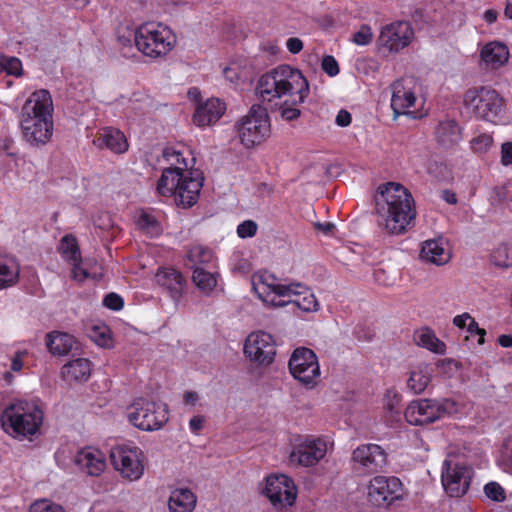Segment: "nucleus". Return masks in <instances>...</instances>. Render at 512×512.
I'll use <instances>...</instances> for the list:
<instances>
[{
	"instance_id": "4468645a",
	"label": "nucleus",
	"mask_w": 512,
	"mask_h": 512,
	"mask_svg": "<svg viewBox=\"0 0 512 512\" xmlns=\"http://www.w3.org/2000/svg\"><path fill=\"white\" fill-rule=\"evenodd\" d=\"M288 367L291 375L306 386L316 384L320 376L318 358L313 350L299 347L292 353Z\"/></svg>"
},
{
	"instance_id": "aec40b11",
	"label": "nucleus",
	"mask_w": 512,
	"mask_h": 512,
	"mask_svg": "<svg viewBox=\"0 0 512 512\" xmlns=\"http://www.w3.org/2000/svg\"><path fill=\"white\" fill-rule=\"evenodd\" d=\"M353 461L365 473H376L387 464V454L378 444H363L352 453Z\"/></svg>"
},
{
	"instance_id": "37998d69",
	"label": "nucleus",
	"mask_w": 512,
	"mask_h": 512,
	"mask_svg": "<svg viewBox=\"0 0 512 512\" xmlns=\"http://www.w3.org/2000/svg\"><path fill=\"white\" fill-rule=\"evenodd\" d=\"M1 66L3 70L7 72L9 75H13L19 77L22 75L23 67L22 62L17 57H2L1 58Z\"/></svg>"
},
{
	"instance_id": "f704fd0d",
	"label": "nucleus",
	"mask_w": 512,
	"mask_h": 512,
	"mask_svg": "<svg viewBox=\"0 0 512 512\" xmlns=\"http://www.w3.org/2000/svg\"><path fill=\"white\" fill-rule=\"evenodd\" d=\"M59 252L69 263L81 260V253L77 239L71 234H67L61 239Z\"/></svg>"
},
{
	"instance_id": "052dcab7",
	"label": "nucleus",
	"mask_w": 512,
	"mask_h": 512,
	"mask_svg": "<svg viewBox=\"0 0 512 512\" xmlns=\"http://www.w3.org/2000/svg\"><path fill=\"white\" fill-rule=\"evenodd\" d=\"M204 418L200 415L194 416L189 421L190 430L197 434L203 427Z\"/></svg>"
},
{
	"instance_id": "58836bf2",
	"label": "nucleus",
	"mask_w": 512,
	"mask_h": 512,
	"mask_svg": "<svg viewBox=\"0 0 512 512\" xmlns=\"http://www.w3.org/2000/svg\"><path fill=\"white\" fill-rule=\"evenodd\" d=\"M491 261L498 267L512 266V248L506 244L499 245L491 254Z\"/></svg>"
},
{
	"instance_id": "5701e85b",
	"label": "nucleus",
	"mask_w": 512,
	"mask_h": 512,
	"mask_svg": "<svg viewBox=\"0 0 512 512\" xmlns=\"http://www.w3.org/2000/svg\"><path fill=\"white\" fill-rule=\"evenodd\" d=\"M93 144L100 149L107 148L115 154H123L129 148L124 133L113 127L101 128L96 134Z\"/></svg>"
},
{
	"instance_id": "2f4dec72",
	"label": "nucleus",
	"mask_w": 512,
	"mask_h": 512,
	"mask_svg": "<svg viewBox=\"0 0 512 512\" xmlns=\"http://www.w3.org/2000/svg\"><path fill=\"white\" fill-rule=\"evenodd\" d=\"M421 257L440 266L449 261L450 254L444 248L441 239H431L423 243L421 248Z\"/></svg>"
},
{
	"instance_id": "f257e3e1",
	"label": "nucleus",
	"mask_w": 512,
	"mask_h": 512,
	"mask_svg": "<svg viewBox=\"0 0 512 512\" xmlns=\"http://www.w3.org/2000/svg\"><path fill=\"white\" fill-rule=\"evenodd\" d=\"M310 87L299 69L279 65L263 74L256 85V96L260 105L278 108L281 117L293 121L301 116L299 105L309 96Z\"/></svg>"
},
{
	"instance_id": "4c0bfd02",
	"label": "nucleus",
	"mask_w": 512,
	"mask_h": 512,
	"mask_svg": "<svg viewBox=\"0 0 512 512\" xmlns=\"http://www.w3.org/2000/svg\"><path fill=\"white\" fill-rule=\"evenodd\" d=\"M188 260L192 263L193 269L201 264L209 263L213 258L212 251L202 245H193L187 254Z\"/></svg>"
},
{
	"instance_id": "0eeeda50",
	"label": "nucleus",
	"mask_w": 512,
	"mask_h": 512,
	"mask_svg": "<svg viewBox=\"0 0 512 512\" xmlns=\"http://www.w3.org/2000/svg\"><path fill=\"white\" fill-rule=\"evenodd\" d=\"M463 105L475 118L494 124L503 118L506 110L505 99L488 86L467 89L463 95Z\"/></svg>"
},
{
	"instance_id": "603ef678",
	"label": "nucleus",
	"mask_w": 512,
	"mask_h": 512,
	"mask_svg": "<svg viewBox=\"0 0 512 512\" xmlns=\"http://www.w3.org/2000/svg\"><path fill=\"white\" fill-rule=\"evenodd\" d=\"M28 356L26 349L17 350L11 357L10 369L13 372H20L24 366V359Z\"/></svg>"
},
{
	"instance_id": "338daca9",
	"label": "nucleus",
	"mask_w": 512,
	"mask_h": 512,
	"mask_svg": "<svg viewBox=\"0 0 512 512\" xmlns=\"http://www.w3.org/2000/svg\"><path fill=\"white\" fill-rule=\"evenodd\" d=\"M188 97H189L190 99H193V100H194V101H196V102H197L198 100H200L201 95H200V91H199V89H198V88H196V87H192V88H190V89L188 90Z\"/></svg>"
},
{
	"instance_id": "dca6fc26",
	"label": "nucleus",
	"mask_w": 512,
	"mask_h": 512,
	"mask_svg": "<svg viewBox=\"0 0 512 512\" xmlns=\"http://www.w3.org/2000/svg\"><path fill=\"white\" fill-rule=\"evenodd\" d=\"M473 469L460 463L445 460L443 463L441 482L450 497H461L467 493L473 477Z\"/></svg>"
},
{
	"instance_id": "c9c22d12",
	"label": "nucleus",
	"mask_w": 512,
	"mask_h": 512,
	"mask_svg": "<svg viewBox=\"0 0 512 512\" xmlns=\"http://www.w3.org/2000/svg\"><path fill=\"white\" fill-rule=\"evenodd\" d=\"M162 155L163 159L169 165L165 169H177L180 174H186V172L193 171L188 168V162L180 151H177L174 148H165Z\"/></svg>"
},
{
	"instance_id": "bf43d9fd",
	"label": "nucleus",
	"mask_w": 512,
	"mask_h": 512,
	"mask_svg": "<svg viewBox=\"0 0 512 512\" xmlns=\"http://www.w3.org/2000/svg\"><path fill=\"white\" fill-rule=\"evenodd\" d=\"M470 319L471 315L468 312H464L460 315H456L453 318V324L459 329H464L465 327H467V322L469 323Z\"/></svg>"
},
{
	"instance_id": "09e8293b",
	"label": "nucleus",
	"mask_w": 512,
	"mask_h": 512,
	"mask_svg": "<svg viewBox=\"0 0 512 512\" xmlns=\"http://www.w3.org/2000/svg\"><path fill=\"white\" fill-rule=\"evenodd\" d=\"M103 305L113 311H119L124 306V300L119 294L110 292L104 297Z\"/></svg>"
},
{
	"instance_id": "4be33fe9",
	"label": "nucleus",
	"mask_w": 512,
	"mask_h": 512,
	"mask_svg": "<svg viewBox=\"0 0 512 512\" xmlns=\"http://www.w3.org/2000/svg\"><path fill=\"white\" fill-rule=\"evenodd\" d=\"M75 464L86 475L99 476L106 468V459L100 450L86 447L76 454Z\"/></svg>"
},
{
	"instance_id": "a211bd4d",
	"label": "nucleus",
	"mask_w": 512,
	"mask_h": 512,
	"mask_svg": "<svg viewBox=\"0 0 512 512\" xmlns=\"http://www.w3.org/2000/svg\"><path fill=\"white\" fill-rule=\"evenodd\" d=\"M244 354L253 362L269 365L276 355L273 337L263 331L251 333L245 341Z\"/></svg>"
},
{
	"instance_id": "774afa93",
	"label": "nucleus",
	"mask_w": 512,
	"mask_h": 512,
	"mask_svg": "<svg viewBox=\"0 0 512 512\" xmlns=\"http://www.w3.org/2000/svg\"><path fill=\"white\" fill-rule=\"evenodd\" d=\"M504 13H505L506 17H508L509 19H512V0H506V6H505Z\"/></svg>"
},
{
	"instance_id": "a19ab883",
	"label": "nucleus",
	"mask_w": 512,
	"mask_h": 512,
	"mask_svg": "<svg viewBox=\"0 0 512 512\" xmlns=\"http://www.w3.org/2000/svg\"><path fill=\"white\" fill-rule=\"evenodd\" d=\"M351 41L358 46H367L373 41L372 28L367 24H362L358 31L352 35Z\"/></svg>"
},
{
	"instance_id": "3c124183",
	"label": "nucleus",
	"mask_w": 512,
	"mask_h": 512,
	"mask_svg": "<svg viewBox=\"0 0 512 512\" xmlns=\"http://www.w3.org/2000/svg\"><path fill=\"white\" fill-rule=\"evenodd\" d=\"M321 66H322L323 71L331 77L339 74L340 70H339L338 62L331 55H326L323 57Z\"/></svg>"
},
{
	"instance_id": "6e6552de",
	"label": "nucleus",
	"mask_w": 512,
	"mask_h": 512,
	"mask_svg": "<svg viewBox=\"0 0 512 512\" xmlns=\"http://www.w3.org/2000/svg\"><path fill=\"white\" fill-rule=\"evenodd\" d=\"M175 44L174 32L162 23L147 22L136 28L135 47L146 57L157 59L166 56Z\"/></svg>"
},
{
	"instance_id": "473e14b6",
	"label": "nucleus",
	"mask_w": 512,
	"mask_h": 512,
	"mask_svg": "<svg viewBox=\"0 0 512 512\" xmlns=\"http://www.w3.org/2000/svg\"><path fill=\"white\" fill-rule=\"evenodd\" d=\"M19 265L7 256H0V290L14 286L19 280Z\"/></svg>"
},
{
	"instance_id": "cd10ccee",
	"label": "nucleus",
	"mask_w": 512,
	"mask_h": 512,
	"mask_svg": "<svg viewBox=\"0 0 512 512\" xmlns=\"http://www.w3.org/2000/svg\"><path fill=\"white\" fill-rule=\"evenodd\" d=\"M480 56L486 66L498 69L508 62L509 49L504 43L493 41L483 46Z\"/></svg>"
},
{
	"instance_id": "a18cd8bd",
	"label": "nucleus",
	"mask_w": 512,
	"mask_h": 512,
	"mask_svg": "<svg viewBox=\"0 0 512 512\" xmlns=\"http://www.w3.org/2000/svg\"><path fill=\"white\" fill-rule=\"evenodd\" d=\"M136 39V29L135 30H126L123 34L118 35V44L121 49L123 56L127 57L128 52L125 50H131L133 46H135Z\"/></svg>"
},
{
	"instance_id": "39448f33",
	"label": "nucleus",
	"mask_w": 512,
	"mask_h": 512,
	"mask_svg": "<svg viewBox=\"0 0 512 512\" xmlns=\"http://www.w3.org/2000/svg\"><path fill=\"white\" fill-rule=\"evenodd\" d=\"M44 412L35 400L16 399L2 411L0 422L5 433L13 438L31 439L43 424Z\"/></svg>"
},
{
	"instance_id": "864d4df0",
	"label": "nucleus",
	"mask_w": 512,
	"mask_h": 512,
	"mask_svg": "<svg viewBox=\"0 0 512 512\" xmlns=\"http://www.w3.org/2000/svg\"><path fill=\"white\" fill-rule=\"evenodd\" d=\"M467 331L471 335H479L478 343L482 345L484 343V337L486 335V331L483 328H480L475 319L471 316V319L467 325Z\"/></svg>"
},
{
	"instance_id": "ddd939ff",
	"label": "nucleus",
	"mask_w": 512,
	"mask_h": 512,
	"mask_svg": "<svg viewBox=\"0 0 512 512\" xmlns=\"http://www.w3.org/2000/svg\"><path fill=\"white\" fill-rule=\"evenodd\" d=\"M327 449L328 442L324 437L308 435L293 446L289 459L299 466L313 467L326 456Z\"/></svg>"
},
{
	"instance_id": "69168bd1",
	"label": "nucleus",
	"mask_w": 512,
	"mask_h": 512,
	"mask_svg": "<svg viewBox=\"0 0 512 512\" xmlns=\"http://www.w3.org/2000/svg\"><path fill=\"white\" fill-rule=\"evenodd\" d=\"M443 199L449 203V204H456L457 203V198H456V195L448 190H445L443 192Z\"/></svg>"
},
{
	"instance_id": "9b49d317",
	"label": "nucleus",
	"mask_w": 512,
	"mask_h": 512,
	"mask_svg": "<svg viewBox=\"0 0 512 512\" xmlns=\"http://www.w3.org/2000/svg\"><path fill=\"white\" fill-rule=\"evenodd\" d=\"M128 420L138 429L158 430L168 421V410L166 406L139 398L131 405Z\"/></svg>"
},
{
	"instance_id": "1a4fd4ad",
	"label": "nucleus",
	"mask_w": 512,
	"mask_h": 512,
	"mask_svg": "<svg viewBox=\"0 0 512 512\" xmlns=\"http://www.w3.org/2000/svg\"><path fill=\"white\" fill-rule=\"evenodd\" d=\"M267 107L254 104L247 115L236 124L240 142L247 149L264 142L271 133V124Z\"/></svg>"
},
{
	"instance_id": "e2e57ef3",
	"label": "nucleus",
	"mask_w": 512,
	"mask_h": 512,
	"mask_svg": "<svg viewBox=\"0 0 512 512\" xmlns=\"http://www.w3.org/2000/svg\"><path fill=\"white\" fill-rule=\"evenodd\" d=\"M498 343L504 348L512 347V336L508 334H502L498 337Z\"/></svg>"
},
{
	"instance_id": "6ab92c4d",
	"label": "nucleus",
	"mask_w": 512,
	"mask_h": 512,
	"mask_svg": "<svg viewBox=\"0 0 512 512\" xmlns=\"http://www.w3.org/2000/svg\"><path fill=\"white\" fill-rule=\"evenodd\" d=\"M413 36L414 32L409 23L397 21L381 28L378 44L389 52L397 53L411 43Z\"/></svg>"
},
{
	"instance_id": "ea45409f",
	"label": "nucleus",
	"mask_w": 512,
	"mask_h": 512,
	"mask_svg": "<svg viewBox=\"0 0 512 512\" xmlns=\"http://www.w3.org/2000/svg\"><path fill=\"white\" fill-rule=\"evenodd\" d=\"M137 226L141 231L150 236L157 235L160 231V225L156 218L146 212H142L137 220Z\"/></svg>"
},
{
	"instance_id": "412c9836",
	"label": "nucleus",
	"mask_w": 512,
	"mask_h": 512,
	"mask_svg": "<svg viewBox=\"0 0 512 512\" xmlns=\"http://www.w3.org/2000/svg\"><path fill=\"white\" fill-rule=\"evenodd\" d=\"M156 281L174 301H178L182 297L186 287V279L182 273L172 267L159 268L156 273Z\"/></svg>"
},
{
	"instance_id": "13d9d810",
	"label": "nucleus",
	"mask_w": 512,
	"mask_h": 512,
	"mask_svg": "<svg viewBox=\"0 0 512 512\" xmlns=\"http://www.w3.org/2000/svg\"><path fill=\"white\" fill-rule=\"evenodd\" d=\"M288 51L292 54H297L303 49V42L296 37H291L286 42Z\"/></svg>"
},
{
	"instance_id": "c03bdc74",
	"label": "nucleus",
	"mask_w": 512,
	"mask_h": 512,
	"mask_svg": "<svg viewBox=\"0 0 512 512\" xmlns=\"http://www.w3.org/2000/svg\"><path fill=\"white\" fill-rule=\"evenodd\" d=\"M484 493L492 501L503 502L506 500L504 488L497 482H489L484 486Z\"/></svg>"
},
{
	"instance_id": "680f3d73",
	"label": "nucleus",
	"mask_w": 512,
	"mask_h": 512,
	"mask_svg": "<svg viewBox=\"0 0 512 512\" xmlns=\"http://www.w3.org/2000/svg\"><path fill=\"white\" fill-rule=\"evenodd\" d=\"M183 401L186 405L194 406L198 401V394L193 391H187L183 396Z\"/></svg>"
},
{
	"instance_id": "f8f14e48",
	"label": "nucleus",
	"mask_w": 512,
	"mask_h": 512,
	"mask_svg": "<svg viewBox=\"0 0 512 512\" xmlns=\"http://www.w3.org/2000/svg\"><path fill=\"white\" fill-rule=\"evenodd\" d=\"M144 454L137 446L122 445L111 449L110 459L122 477L135 481L144 473Z\"/></svg>"
},
{
	"instance_id": "2eb2a0df",
	"label": "nucleus",
	"mask_w": 512,
	"mask_h": 512,
	"mask_svg": "<svg viewBox=\"0 0 512 512\" xmlns=\"http://www.w3.org/2000/svg\"><path fill=\"white\" fill-rule=\"evenodd\" d=\"M263 493L276 509L281 510L295 503L297 487L291 477L285 474H273L266 477Z\"/></svg>"
},
{
	"instance_id": "4d7b16f0",
	"label": "nucleus",
	"mask_w": 512,
	"mask_h": 512,
	"mask_svg": "<svg viewBox=\"0 0 512 512\" xmlns=\"http://www.w3.org/2000/svg\"><path fill=\"white\" fill-rule=\"evenodd\" d=\"M314 228L323 233L325 236H332L334 234V231L336 229V226L331 222H316L314 223Z\"/></svg>"
},
{
	"instance_id": "7ed1b4c3",
	"label": "nucleus",
	"mask_w": 512,
	"mask_h": 512,
	"mask_svg": "<svg viewBox=\"0 0 512 512\" xmlns=\"http://www.w3.org/2000/svg\"><path fill=\"white\" fill-rule=\"evenodd\" d=\"M252 287L258 298L268 306L284 307L293 304L306 313L320 310V303L308 286L300 282L283 284L268 271L255 273L252 276Z\"/></svg>"
},
{
	"instance_id": "de8ad7c7",
	"label": "nucleus",
	"mask_w": 512,
	"mask_h": 512,
	"mask_svg": "<svg viewBox=\"0 0 512 512\" xmlns=\"http://www.w3.org/2000/svg\"><path fill=\"white\" fill-rule=\"evenodd\" d=\"M258 225L253 220H245L240 223L237 227V235L240 238H250L256 235Z\"/></svg>"
},
{
	"instance_id": "b1692460",
	"label": "nucleus",
	"mask_w": 512,
	"mask_h": 512,
	"mask_svg": "<svg viewBox=\"0 0 512 512\" xmlns=\"http://www.w3.org/2000/svg\"><path fill=\"white\" fill-rule=\"evenodd\" d=\"M391 89V108L396 119L398 116L406 114V110L415 105L416 97L409 83H403L401 80L395 81L391 85Z\"/></svg>"
},
{
	"instance_id": "7c9ffc66",
	"label": "nucleus",
	"mask_w": 512,
	"mask_h": 512,
	"mask_svg": "<svg viewBox=\"0 0 512 512\" xmlns=\"http://www.w3.org/2000/svg\"><path fill=\"white\" fill-rule=\"evenodd\" d=\"M47 347L53 355L64 356L71 352L76 344L75 337L71 334L54 331L47 335Z\"/></svg>"
},
{
	"instance_id": "e433bc0d",
	"label": "nucleus",
	"mask_w": 512,
	"mask_h": 512,
	"mask_svg": "<svg viewBox=\"0 0 512 512\" xmlns=\"http://www.w3.org/2000/svg\"><path fill=\"white\" fill-rule=\"evenodd\" d=\"M192 280L195 285L204 292L212 291L217 285V279L215 275L201 267L194 268Z\"/></svg>"
},
{
	"instance_id": "f3484780",
	"label": "nucleus",
	"mask_w": 512,
	"mask_h": 512,
	"mask_svg": "<svg viewBox=\"0 0 512 512\" xmlns=\"http://www.w3.org/2000/svg\"><path fill=\"white\" fill-rule=\"evenodd\" d=\"M402 496V483L399 478L375 476L368 485V501L377 507H387Z\"/></svg>"
},
{
	"instance_id": "f03ea898",
	"label": "nucleus",
	"mask_w": 512,
	"mask_h": 512,
	"mask_svg": "<svg viewBox=\"0 0 512 512\" xmlns=\"http://www.w3.org/2000/svg\"><path fill=\"white\" fill-rule=\"evenodd\" d=\"M378 227L388 235H402L414 224L416 205L411 192L402 184L386 182L374 196Z\"/></svg>"
},
{
	"instance_id": "49530a36",
	"label": "nucleus",
	"mask_w": 512,
	"mask_h": 512,
	"mask_svg": "<svg viewBox=\"0 0 512 512\" xmlns=\"http://www.w3.org/2000/svg\"><path fill=\"white\" fill-rule=\"evenodd\" d=\"M29 512H64V509L61 505L48 500H39L30 506Z\"/></svg>"
},
{
	"instance_id": "79ce46f5",
	"label": "nucleus",
	"mask_w": 512,
	"mask_h": 512,
	"mask_svg": "<svg viewBox=\"0 0 512 512\" xmlns=\"http://www.w3.org/2000/svg\"><path fill=\"white\" fill-rule=\"evenodd\" d=\"M471 149L476 153H485L493 144V137L488 133H482L471 141Z\"/></svg>"
},
{
	"instance_id": "8fccbe9b",
	"label": "nucleus",
	"mask_w": 512,
	"mask_h": 512,
	"mask_svg": "<svg viewBox=\"0 0 512 512\" xmlns=\"http://www.w3.org/2000/svg\"><path fill=\"white\" fill-rule=\"evenodd\" d=\"M70 264L72 265L71 277L73 280L83 282L91 277L90 273L82 267V259L80 261H73Z\"/></svg>"
},
{
	"instance_id": "0e129e2a",
	"label": "nucleus",
	"mask_w": 512,
	"mask_h": 512,
	"mask_svg": "<svg viewBox=\"0 0 512 512\" xmlns=\"http://www.w3.org/2000/svg\"><path fill=\"white\" fill-rule=\"evenodd\" d=\"M497 17L498 13L493 9H488L484 12V20L489 24L494 23L497 20Z\"/></svg>"
},
{
	"instance_id": "c85d7f7f",
	"label": "nucleus",
	"mask_w": 512,
	"mask_h": 512,
	"mask_svg": "<svg viewBox=\"0 0 512 512\" xmlns=\"http://www.w3.org/2000/svg\"><path fill=\"white\" fill-rule=\"evenodd\" d=\"M433 368L430 364L421 363L410 371L407 380L408 389L414 394H421L431 382Z\"/></svg>"
},
{
	"instance_id": "c756f323",
	"label": "nucleus",
	"mask_w": 512,
	"mask_h": 512,
	"mask_svg": "<svg viewBox=\"0 0 512 512\" xmlns=\"http://www.w3.org/2000/svg\"><path fill=\"white\" fill-rule=\"evenodd\" d=\"M196 505V496L188 488L175 489L168 501L170 512H192Z\"/></svg>"
},
{
	"instance_id": "20e7f679",
	"label": "nucleus",
	"mask_w": 512,
	"mask_h": 512,
	"mask_svg": "<svg viewBox=\"0 0 512 512\" xmlns=\"http://www.w3.org/2000/svg\"><path fill=\"white\" fill-rule=\"evenodd\" d=\"M53 100L46 89L34 91L23 104L19 123L22 136L32 146H43L52 138Z\"/></svg>"
},
{
	"instance_id": "423d86ee",
	"label": "nucleus",
	"mask_w": 512,
	"mask_h": 512,
	"mask_svg": "<svg viewBox=\"0 0 512 512\" xmlns=\"http://www.w3.org/2000/svg\"><path fill=\"white\" fill-rule=\"evenodd\" d=\"M203 186V177L197 171L180 174L177 169H163L157 181V193L173 197L178 207L187 209L194 206Z\"/></svg>"
},
{
	"instance_id": "9d476101",
	"label": "nucleus",
	"mask_w": 512,
	"mask_h": 512,
	"mask_svg": "<svg viewBox=\"0 0 512 512\" xmlns=\"http://www.w3.org/2000/svg\"><path fill=\"white\" fill-rule=\"evenodd\" d=\"M455 406V402L450 399H419L407 406L404 416L409 424L422 426L452 413L455 411Z\"/></svg>"
},
{
	"instance_id": "bb28decb",
	"label": "nucleus",
	"mask_w": 512,
	"mask_h": 512,
	"mask_svg": "<svg viewBox=\"0 0 512 512\" xmlns=\"http://www.w3.org/2000/svg\"><path fill=\"white\" fill-rule=\"evenodd\" d=\"M92 371V363L86 358H76L61 368V376L68 383L86 382Z\"/></svg>"
},
{
	"instance_id": "5fc2aeb1",
	"label": "nucleus",
	"mask_w": 512,
	"mask_h": 512,
	"mask_svg": "<svg viewBox=\"0 0 512 512\" xmlns=\"http://www.w3.org/2000/svg\"><path fill=\"white\" fill-rule=\"evenodd\" d=\"M500 162L503 166L512 165V142H505L502 144Z\"/></svg>"
},
{
	"instance_id": "a878e982",
	"label": "nucleus",
	"mask_w": 512,
	"mask_h": 512,
	"mask_svg": "<svg viewBox=\"0 0 512 512\" xmlns=\"http://www.w3.org/2000/svg\"><path fill=\"white\" fill-rule=\"evenodd\" d=\"M436 142L444 148H452L462 140V129L454 119L438 122L434 130Z\"/></svg>"
},
{
	"instance_id": "6e6d98bb",
	"label": "nucleus",
	"mask_w": 512,
	"mask_h": 512,
	"mask_svg": "<svg viewBox=\"0 0 512 512\" xmlns=\"http://www.w3.org/2000/svg\"><path fill=\"white\" fill-rule=\"evenodd\" d=\"M335 122L340 127H347L352 122V115L345 109H341L335 119Z\"/></svg>"
},
{
	"instance_id": "72a5a7b5",
	"label": "nucleus",
	"mask_w": 512,
	"mask_h": 512,
	"mask_svg": "<svg viewBox=\"0 0 512 512\" xmlns=\"http://www.w3.org/2000/svg\"><path fill=\"white\" fill-rule=\"evenodd\" d=\"M414 340L418 346L426 348L434 353L442 354L445 352V344L439 340L434 331L430 328H422L415 332Z\"/></svg>"
},
{
	"instance_id": "393cba45",
	"label": "nucleus",
	"mask_w": 512,
	"mask_h": 512,
	"mask_svg": "<svg viewBox=\"0 0 512 512\" xmlns=\"http://www.w3.org/2000/svg\"><path fill=\"white\" fill-rule=\"evenodd\" d=\"M226 110L225 103L217 98H210L197 106L193 114V122L199 127L216 123Z\"/></svg>"
}]
</instances>
